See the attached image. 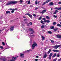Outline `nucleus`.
<instances>
[{"label":"nucleus","instance_id":"obj_36","mask_svg":"<svg viewBox=\"0 0 61 61\" xmlns=\"http://www.w3.org/2000/svg\"><path fill=\"white\" fill-rule=\"evenodd\" d=\"M35 3L36 5H37V0H36L35 1Z\"/></svg>","mask_w":61,"mask_h":61},{"label":"nucleus","instance_id":"obj_44","mask_svg":"<svg viewBox=\"0 0 61 61\" xmlns=\"http://www.w3.org/2000/svg\"><path fill=\"white\" fill-rule=\"evenodd\" d=\"M30 3V1H28L27 4H29Z\"/></svg>","mask_w":61,"mask_h":61},{"label":"nucleus","instance_id":"obj_45","mask_svg":"<svg viewBox=\"0 0 61 61\" xmlns=\"http://www.w3.org/2000/svg\"><path fill=\"white\" fill-rule=\"evenodd\" d=\"M23 21H27V19H24Z\"/></svg>","mask_w":61,"mask_h":61},{"label":"nucleus","instance_id":"obj_47","mask_svg":"<svg viewBox=\"0 0 61 61\" xmlns=\"http://www.w3.org/2000/svg\"><path fill=\"white\" fill-rule=\"evenodd\" d=\"M2 44L3 45H4H4H5V43L4 42H2Z\"/></svg>","mask_w":61,"mask_h":61},{"label":"nucleus","instance_id":"obj_30","mask_svg":"<svg viewBox=\"0 0 61 61\" xmlns=\"http://www.w3.org/2000/svg\"><path fill=\"white\" fill-rule=\"evenodd\" d=\"M47 33H48L49 34H52V32H51V31H48L47 32Z\"/></svg>","mask_w":61,"mask_h":61},{"label":"nucleus","instance_id":"obj_42","mask_svg":"<svg viewBox=\"0 0 61 61\" xmlns=\"http://www.w3.org/2000/svg\"><path fill=\"white\" fill-rule=\"evenodd\" d=\"M45 4H46L45 2H44V3H43L42 5H45Z\"/></svg>","mask_w":61,"mask_h":61},{"label":"nucleus","instance_id":"obj_40","mask_svg":"<svg viewBox=\"0 0 61 61\" xmlns=\"http://www.w3.org/2000/svg\"><path fill=\"white\" fill-rule=\"evenodd\" d=\"M28 22H24V23L25 24H28Z\"/></svg>","mask_w":61,"mask_h":61},{"label":"nucleus","instance_id":"obj_64","mask_svg":"<svg viewBox=\"0 0 61 61\" xmlns=\"http://www.w3.org/2000/svg\"><path fill=\"white\" fill-rule=\"evenodd\" d=\"M60 18H61V14L60 15Z\"/></svg>","mask_w":61,"mask_h":61},{"label":"nucleus","instance_id":"obj_14","mask_svg":"<svg viewBox=\"0 0 61 61\" xmlns=\"http://www.w3.org/2000/svg\"><path fill=\"white\" fill-rule=\"evenodd\" d=\"M33 45H34V46H37V44L36 43V42H34V43Z\"/></svg>","mask_w":61,"mask_h":61},{"label":"nucleus","instance_id":"obj_35","mask_svg":"<svg viewBox=\"0 0 61 61\" xmlns=\"http://www.w3.org/2000/svg\"><path fill=\"white\" fill-rule=\"evenodd\" d=\"M42 16H41L40 18H39V20H41L42 19Z\"/></svg>","mask_w":61,"mask_h":61},{"label":"nucleus","instance_id":"obj_37","mask_svg":"<svg viewBox=\"0 0 61 61\" xmlns=\"http://www.w3.org/2000/svg\"><path fill=\"white\" fill-rule=\"evenodd\" d=\"M53 17L55 18H56L57 17V16H56L55 15H53Z\"/></svg>","mask_w":61,"mask_h":61},{"label":"nucleus","instance_id":"obj_17","mask_svg":"<svg viewBox=\"0 0 61 61\" xmlns=\"http://www.w3.org/2000/svg\"><path fill=\"white\" fill-rule=\"evenodd\" d=\"M51 49H49L48 52L47 53L48 54H49V53L51 52Z\"/></svg>","mask_w":61,"mask_h":61},{"label":"nucleus","instance_id":"obj_6","mask_svg":"<svg viewBox=\"0 0 61 61\" xmlns=\"http://www.w3.org/2000/svg\"><path fill=\"white\" fill-rule=\"evenodd\" d=\"M55 9L58 10H61V6L59 8H58L57 7H55L54 8Z\"/></svg>","mask_w":61,"mask_h":61},{"label":"nucleus","instance_id":"obj_41","mask_svg":"<svg viewBox=\"0 0 61 61\" xmlns=\"http://www.w3.org/2000/svg\"><path fill=\"white\" fill-rule=\"evenodd\" d=\"M38 9V8L36 7L35 10H37V9Z\"/></svg>","mask_w":61,"mask_h":61},{"label":"nucleus","instance_id":"obj_38","mask_svg":"<svg viewBox=\"0 0 61 61\" xmlns=\"http://www.w3.org/2000/svg\"><path fill=\"white\" fill-rule=\"evenodd\" d=\"M29 24L30 25H32V23L31 22H30Z\"/></svg>","mask_w":61,"mask_h":61},{"label":"nucleus","instance_id":"obj_24","mask_svg":"<svg viewBox=\"0 0 61 61\" xmlns=\"http://www.w3.org/2000/svg\"><path fill=\"white\" fill-rule=\"evenodd\" d=\"M57 26H59V27H61V25H60V24H57Z\"/></svg>","mask_w":61,"mask_h":61},{"label":"nucleus","instance_id":"obj_7","mask_svg":"<svg viewBox=\"0 0 61 61\" xmlns=\"http://www.w3.org/2000/svg\"><path fill=\"white\" fill-rule=\"evenodd\" d=\"M46 10H43V11H42L41 12V13L42 14H43L45 13L46 12Z\"/></svg>","mask_w":61,"mask_h":61},{"label":"nucleus","instance_id":"obj_46","mask_svg":"<svg viewBox=\"0 0 61 61\" xmlns=\"http://www.w3.org/2000/svg\"><path fill=\"white\" fill-rule=\"evenodd\" d=\"M0 48H1V49H3V47L2 46H0Z\"/></svg>","mask_w":61,"mask_h":61},{"label":"nucleus","instance_id":"obj_23","mask_svg":"<svg viewBox=\"0 0 61 61\" xmlns=\"http://www.w3.org/2000/svg\"><path fill=\"white\" fill-rule=\"evenodd\" d=\"M52 55H53V53H51L49 55V56L51 57L52 56Z\"/></svg>","mask_w":61,"mask_h":61},{"label":"nucleus","instance_id":"obj_52","mask_svg":"<svg viewBox=\"0 0 61 61\" xmlns=\"http://www.w3.org/2000/svg\"><path fill=\"white\" fill-rule=\"evenodd\" d=\"M56 53H55V54H54L53 56H56Z\"/></svg>","mask_w":61,"mask_h":61},{"label":"nucleus","instance_id":"obj_39","mask_svg":"<svg viewBox=\"0 0 61 61\" xmlns=\"http://www.w3.org/2000/svg\"><path fill=\"white\" fill-rule=\"evenodd\" d=\"M56 22H54L53 23V25H56Z\"/></svg>","mask_w":61,"mask_h":61},{"label":"nucleus","instance_id":"obj_58","mask_svg":"<svg viewBox=\"0 0 61 61\" xmlns=\"http://www.w3.org/2000/svg\"><path fill=\"white\" fill-rule=\"evenodd\" d=\"M39 57V56H37L36 57V58H38Z\"/></svg>","mask_w":61,"mask_h":61},{"label":"nucleus","instance_id":"obj_11","mask_svg":"<svg viewBox=\"0 0 61 61\" xmlns=\"http://www.w3.org/2000/svg\"><path fill=\"white\" fill-rule=\"evenodd\" d=\"M14 29V27L13 26H12L10 28V31H13Z\"/></svg>","mask_w":61,"mask_h":61},{"label":"nucleus","instance_id":"obj_16","mask_svg":"<svg viewBox=\"0 0 61 61\" xmlns=\"http://www.w3.org/2000/svg\"><path fill=\"white\" fill-rule=\"evenodd\" d=\"M25 52H30V51H32V50L30 49L29 50H28L27 51H26Z\"/></svg>","mask_w":61,"mask_h":61},{"label":"nucleus","instance_id":"obj_32","mask_svg":"<svg viewBox=\"0 0 61 61\" xmlns=\"http://www.w3.org/2000/svg\"><path fill=\"white\" fill-rule=\"evenodd\" d=\"M8 13H10V12L9 11H6V14H8Z\"/></svg>","mask_w":61,"mask_h":61},{"label":"nucleus","instance_id":"obj_63","mask_svg":"<svg viewBox=\"0 0 61 61\" xmlns=\"http://www.w3.org/2000/svg\"><path fill=\"white\" fill-rule=\"evenodd\" d=\"M56 12H54V14H56Z\"/></svg>","mask_w":61,"mask_h":61},{"label":"nucleus","instance_id":"obj_56","mask_svg":"<svg viewBox=\"0 0 61 61\" xmlns=\"http://www.w3.org/2000/svg\"><path fill=\"white\" fill-rule=\"evenodd\" d=\"M35 61H38V59H35Z\"/></svg>","mask_w":61,"mask_h":61},{"label":"nucleus","instance_id":"obj_43","mask_svg":"<svg viewBox=\"0 0 61 61\" xmlns=\"http://www.w3.org/2000/svg\"><path fill=\"white\" fill-rule=\"evenodd\" d=\"M57 60V58H56V59H55L53 60V61H56Z\"/></svg>","mask_w":61,"mask_h":61},{"label":"nucleus","instance_id":"obj_31","mask_svg":"<svg viewBox=\"0 0 61 61\" xmlns=\"http://www.w3.org/2000/svg\"><path fill=\"white\" fill-rule=\"evenodd\" d=\"M44 25H42V26H41V28L42 29H43V28H44Z\"/></svg>","mask_w":61,"mask_h":61},{"label":"nucleus","instance_id":"obj_4","mask_svg":"<svg viewBox=\"0 0 61 61\" xmlns=\"http://www.w3.org/2000/svg\"><path fill=\"white\" fill-rule=\"evenodd\" d=\"M24 55H25V54H24V53H20V56L22 58H24V57H25Z\"/></svg>","mask_w":61,"mask_h":61},{"label":"nucleus","instance_id":"obj_49","mask_svg":"<svg viewBox=\"0 0 61 61\" xmlns=\"http://www.w3.org/2000/svg\"><path fill=\"white\" fill-rule=\"evenodd\" d=\"M33 16H36V14H33Z\"/></svg>","mask_w":61,"mask_h":61},{"label":"nucleus","instance_id":"obj_53","mask_svg":"<svg viewBox=\"0 0 61 61\" xmlns=\"http://www.w3.org/2000/svg\"><path fill=\"white\" fill-rule=\"evenodd\" d=\"M20 3H23V0H20Z\"/></svg>","mask_w":61,"mask_h":61},{"label":"nucleus","instance_id":"obj_33","mask_svg":"<svg viewBox=\"0 0 61 61\" xmlns=\"http://www.w3.org/2000/svg\"><path fill=\"white\" fill-rule=\"evenodd\" d=\"M46 17L47 19H50V18H49L48 16H46Z\"/></svg>","mask_w":61,"mask_h":61},{"label":"nucleus","instance_id":"obj_5","mask_svg":"<svg viewBox=\"0 0 61 61\" xmlns=\"http://www.w3.org/2000/svg\"><path fill=\"white\" fill-rule=\"evenodd\" d=\"M46 57H47V53L46 52H45L43 56V58H46Z\"/></svg>","mask_w":61,"mask_h":61},{"label":"nucleus","instance_id":"obj_13","mask_svg":"<svg viewBox=\"0 0 61 61\" xmlns=\"http://www.w3.org/2000/svg\"><path fill=\"white\" fill-rule=\"evenodd\" d=\"M2 59L3 61H6L7 60V59H6L5 58H3Z\"/></svg>","mask_w":61,"mask_h":61},{"label":"nucleus","instance_id":"obj_8","mask_svg":"<svg viewBox=\"0 0 61 61\" xmlns=\"http://www.w3.org/2000/svg\"><path fill=\"white\" fill-rule=\"evenodd\" d=\"M13 58H14L15 59L14 60L12 59V60H9L8 61H15V59H16V57H13L12 58V59H13Z\"/></svg>","mask_w":61,"mask_h":61},{"label":"nucleus","instance_id":"obj_21","mask_svg":"<svg viewBox=\"0 0 61 61\" xmlns=\"http://www.w3.org/2000/svg\"><path fill=\"white\" fill-rule=\"evenodd\" d=\"M58 30V28L54 29L53 30L54 32H56V31H57Z\"/></svg>","mask_w":61,"mask_h":61},{"label":"nucleus","instance_id":"obj_60","mask_svg":"<svg viewBox=\"0 0 61 61\" xmlns=\"http://www.w3.org/2000/svg\"><path fill=\"white\" fill-rule=\"evenodd\" d=\"M58 4H61V2H59L58 3Z\"/></svg>","mask_w":61,"mask_h":61},{"label":"nucleus","instance_id":"obj_27","mask_svg":"<svg viewBox=\"0 0 61 61\" xmlns=\"http://www.w3.org/2000/svg\"><path fill=\"white\" fill-rule=\"evenodd\" d=\"M29 31H32V30H33V29H32V28H30L29 29Z\"/></svg>","mask_w":61,"mask_h":61},{"label":"nucleus","instance_id":"obj_61","mask_svg":"<svg viewBox=\"0 0 61 61\" xmlns=\"http://www.w3.org/2000/svg\"><path fill=\"white\" fill-rule=\"evenodd\" d=\"M42 8L43 9H45V8L44 7H43Z\"/></svg>","mask_w":61,"mask_h":61},{"label":"nucleus","instance_id":"obj_22","mask_svg":"<svg viewBox=\"0 0 61 61\" xmlns=\"http://www.w3.org/2000/svg\"><path fill=\"white\" fill-rule=\"evenodd\" d=\"M51 0H47L46 1L45 3L46 4V3H47L49 2H50V1Z\"/></svg>","mask_w":61,"mask_h":61},{"label":"nucleus","instance_id":"obj_48","mask_svg":"<svg viewBox=\"0 0 61 61\" xmlns=\"http://www.w3.org/2000/svg\"><path fill=\"white\" fill-rule=\"evenodd\" d=\"M60 56H59V54L57 55V57H59Z\"/></svg>","mask_w":61,"mask_h":61},{"label":"nucleus","instance_id":"obj_25","mask_svg":"<svg viewBox=\"0 0 61 61\" xmlns=\"http://www.w3.org/2000/svg\"><path fill=\"white\" fill-rule=\"evenodd\" d=\"M35 35H32L30 36H30L31 37L33 38V37H35Z\"/></svg>","mask_w":61,"mask_h":61},{"label":"nucleus","instance_id":"obj_20","mask_svg":"<svg viewBox=\"0 0 61 61\" xmlns=\"http://www.w3.org/2000/svg\"><path fill=\"white\" fill-rule=\"evenodd\" d=\"M41 37L42 38V41L44 40H45V37L43 36H41Z\"/></svg>","mask_w":61,"mask_h":61},{"label":"nucleus","instance_id":"obj_9","mask_svg":"<svg viewBox=\"0 0 61 61\" xmlns=\"http://www.w3.org/2000/svg\"><path fill=\"white\" fill-rule=\"evenodd\" d=\"M54 52H59V51L58 50H54L53 51Z\"/></svg>","mask_w":61,"mask_h":61},{"label":"nucleus","instance_id":"obj_29","mask_svg":"<svg viewBox=\"0 0 61 61\" xmlns=\"http://www.w3.org/2000/svg\"><path fill=\"white\" fill-rule=\"evenodd\" d=\"M51 41L52 44H54V41L52 40H51Z\"/></svg>","mask_w":61,"mask_h":61},{"label":"nucleus","instance_id":"obj_12","mask_svg":"<svg viewBox=\"0 0 61 61\" xmlns=\"http://www.w3.org/2000/svg\"><path fill=\"white\" fill-rule=\"evenodd\" d=\"M56 36L58 38H61V35H57Z\"/></svg>","mask_w":61,"mask_h":61},{"label":"nucleus","instance_id":"obj_15","mask_svg":"<svg viewBox=\"0 0 61 61\" xmlns=\"http://www.w3.org/2000/svg\"><path fill=\"white\" fill-rule=\"evenodd\" d=\"M49 5H54V4L53 2H51L49 3Z\"/></svg>","mask_w":61,"mask_h":61},{"label":"nucleus","instance_id":"obj_51","mask_svg":"<svg viewBox=\"0 0 61 61\" xmlns=\"http://www.w3.org/2000/svg\"><path fill=\"white\" fill-rule=\"evenodd\" d=\"M42 30V31L43 32H45V31L44 29H43Z\"/></svg>","mask_w":61,"mask_h":61},{"label":"nucleus","instance_id":"obj_10","mask_svg":"<svg viewBox=\"0 0 61 61\" xmlns=\"http://www.w3.org/2000/svg\"><path fill=\"white\" fill-rule=\"evenodd\" d=\"M27 15H28V16H29V17H30V18H32V15H31L29 13H27Z\"/></svg>","mask_w":61,"mask_h":61},{"label":"nucleus","instance_id":"obj_54","mask_svg":"<svg viewBox=\"0 0 61 61\" xmlns=\"http://www.w3.org/2000/svg\"><path fill=\"white\" fill-rule=\"evenodd\" d=\"M55 12H56V13H57V12H58V10H55Z\"/></svg>","mask_w":61,"mask_h":61},{"label":"nucleus","instance_id":"obj_59","mask_svg":"<svg viewBox=\"0 0 61 61\" xmlns=\"http://www.w3.org/2000/svg\"><path fill=\"white\" fill-rule=\"evenodd\" d=\"M27 26H29V23H28L27 24Z\"/></svg>","mask_w":61,"mask_h":61},{"label":"nucleus","instance_id":"obj_50","mask_svg":"<svg viewBox=\"0 0 61 61\" xmlns=\"http://www.w3.org/2000/svg\"><path fill=\"white\" fill-rule=\"evenodd\" d=\"M61 61V58L58 60V61Z\"/></svg>","mask_w":61,"mask_h":61},{"label":"nucleus","instance_id":"obj_55","mask_svg":"<svg viewBox=\"0 0 61 61\" xmlns=\"http://www.w3.org/2000/svg\"><path fill=\"white\" fill-rule=\"evenodd\" d=\"M14 11L13 10L11 11V13H14Z\"/></svg>","mask_w":61,"mask_h":61},{"label":"nucleus","instance_id":"obj_1","mask_svg":"<svg viewBox=\"0 0 61 61\" xmlns=\"http://www.w3.org/2000/svg\"><path fill=\"white\" fill-rule=\"evenodd\" d=\"M17 2V1H11L7 3L6 5H11V4H16Z\"/></svg>","mask_w":61,"mask_h":61},{"label":"nucleus","instance_id":"obj_2","mask_svg":"<svg viewBox=\"0 0 61 61\" xmlns=\"http://www.w3.org/2000/svg\"><path fill=\"white\" fill-rule=\"evenodd\" d=\"M42 20H44L43 21V20H41L40 22L41 24H43V25H44L45 24V23H45L44 21H46V19L45 18H43L42 19Z\"/></svg>","mask_w":61,"mask_h":61},{"label":"nucleus","instance_id":"obj_28","mask_svg":"<svg viewBox=\"0 0 61 61\" xmlns=\"http://www.w3.org/2000/svg\"><path fill=\"white\" fill-rule=\"evenodd\" d=\"M32 32H31V34H33L35 33V31L33 30H32Z\"/></svg>","mask_w":61,"mask_h":61},{"label":"nucleus","instance_id":"obj_19","mask_svg":"<svg viewBox=\"0 0 61 61\" xmlns=\"http://www.w3.org/2000/svg\"><path fill=\"white\" fill-rule=\"evenodd\" d=\"M44 22H45V23L47 22V23H49L50 22V21H49V20H46V21H44Z\"/></svg>","mask_w":61,"mask_h":61},{"label":"nucleus","instance_id":"obj_34","mask_svg":"<svg viewBox=\"0 0 61 61\" xmlns=\"http://www.w3.org/2000/svg\"><path fill=\"white\" fill-rule=\"evenodd\" d=\"M13 10H14V11H15V10H17V8L14 9H13Z\"/></svg>","mask_w":61,"mask_h":61},{"label":"nucleus","instance_id":"obj_18","mask_svg":"<svg viewBox=\"0 0 61 61\" xmlns=\"http://www.w3.org/2000/svg\"><path fill=\"white\" fill-rule=\"evenodd\" d=\"M35 46L33 44L32 47V49H35Z\"/></svg>","mask_w":61,"mask_h":61},{"label":"nucleus","instance_id":"obj_26","mask_svg":"<svg viewBox=\"0 0 61 61\" xmlns=\"http://www.w3.org/2000/svg\"><path fill=\"white\" fill-rule=\"evenodd\" d=\"M55 28V27L54 26H52L50 27V28L51 29H53Z\"/></svg>","mask_w":61,"mask_h":61},{"label":"nucleus","instance_id":"obj_62","mask_svg":"<svg viewBox=\"0 0 61 61\" xmlns=\"http://www.w3.org/2000/svg\"><path fill=\"white\" fill-rule=\"evenodd\" d=\"M55 56L54 55L53 56H52V57L53 58V57H55Z\"/></svg>","mask_w":61,"mask_h":61},{"label":"nucleus","instance_id":"obj_57","mask_svg":"<svg viewBox=\"0 0 61 61\" xmlns=\"http://www.w3.org/2000/svg\"><path fill=\"white\" fill-rule=\"evenodd\" d=\"M49 59H51V57L49 56Z\"/></svg>","mask_w":61,"mask_h":61},{"label":"nucleus","instance_id":"obj_3","mask_svg":"<svg viewBox=\"0 0 61 61\" xmlns=\"http://www.w3.org/2000/svg\"><path fill=\"white\" fill-rule=\"evenodd\" d=\"M60 46V45H55L53 46V48H54V49H57V48H58V47H59Z\"/></svg>","mask_w":61,"mask_h":61}]
</instances>
